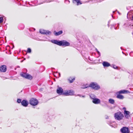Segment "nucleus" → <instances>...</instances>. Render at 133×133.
I'll list each match as a JSON object with an SVG mask.
<instances>
[{
  "instance_id": "3",
  "label": "nucleus",
  "mask_w": 133,
  "mask_h": 133,
  "mask_svg": "<svg viewBox=\"0 0 133 133\" xmlns=\"http://www.w3.org/2000/svg\"><path fill=\"white\" fill-rule=\"evenodd\" d=\"M74 94V91L71 90H68L64 91L63 95L66 96H68L73 95Z\"/></svg>"
},
{
  "instance_id": "11",
  "label": "nucleus",
  "mask_w": 133,
  "mask_h": 133,
  "mask_svg": "<svg viewBox=\"0 0 133 133\" xmlns=\"http://www.w3.org/2000/svg\"><path fill=\"white\" fill-rule=\"evenodd\" d=\"M92 102L96 104H98L100 103L101 101L100 100L97 98H95L94 99L92 100Z\"/></svg>"
},
{
  "instance_id": "18",
  "label": "nucleus",
  "mask_w": 133,
  "mask_h": 133,
  "mask_svg": "<svg viewBox=\"0 0 133 133\" xmlns=\"http://www.w3.org/2000/svg\"><path fill=\"white\" fill-rule=\"evenodd\" d=\"M62 31H60L58 32H57L56 31H54V35L56 36L59 35L62 33Z\"/></svg>"
},
{
  "instance_id": "28",
  "label": "nucleus",
  "mask_w": 133,
  "mask_h": 133,
  "mask_svg": "<svg viewBox=\"0 0 133 133\" xmlns=\"http://www.w3.org/2000/svg\"><path fill=\"white\" fill-rule=\"evenodd\" d=\"M59 75V77H60V73H58Z\"/></svg>"
},
{
  "instance_id": "29",
  "label": "nucleus",
  "mask_w": 133,
  "mask_h": 133,
  "mask_svg": "<svg viewBox=\"0 0 133 133\" xmlns=\"http://www.w3.org/2000/svg\"><path fill=\"white\" fill-rule=\"evenodd\" d=\"M106 119H108V116H107V117H106Z\"/></svg>"
},
{
  "instance_id": "34",
  "label": "nucleus",
  "mask_w": 133,
  "mask_h": 133,
  "mask_svg": "<svg viewBox=\"0 0 133 133\" xmlns=\"http://www.w3.org/2000/svg\"><path fill=\"white\" fill-rule=\"evenodd\" d=\"M132 34H133V32H132Z\"/></svg>"
},
{
  "instance_id": "31",
  "label": "nucleus",
  "mask_w": 133,
  "mask_h": 133,
  "mask_svg": "<svg viewBox=\"0 0 133 133\" xmlns=\"http://www.w3.org/2000/svg\"><path fill=\"white\" fill-rule=\"evenodd\" d=\"M132 19L133 20V16H132Z\"/></svg>"
},
{
  "instance_id": "10",
  "label": "nucleus",
  "mask_w": 133,
  "mask_h": 133,
  "mask_svg": "<svg viewBox=\"0 0 133 133\" xmlns=\"http://www.w3.org/2000/svg\"><path fill=\"white\" fill-rule=\"evenodd\" d=\"M63 92L62 89L61 88L59 87L58 86V88L57 90V93L59 95H63Z\"/></svg>"
},
{
  "instance_id": "20",
  "label": "nucleus",
  "mask_w": 133,
  "mask_h": 133,
  "mask_svg": "<svg viewBox=\"0 0 133 133\" xmlns=\"http://www.w3.org/2000/svg\"><path fill=\"white\" fill-rule=\"evenodd\" d=\"M117 95V97L118 98L121 99H122L124 98V97L123 96L121 95H120V94H118Z\"/></svg>"
},
{
  "instance_id": "9",
  "label": "nucleus",
  "mask_w": 133,
  "mask_h": 133,
  "mask_svg": "<svg viewBox=\"0 0 133 133\" xmlns=\"http://www.w3.org/2000/svg\"><path fill=\"white\" fill-rule=\"evenodd\" d=\"M130 92L126 90H121L117 92L116 94H127V93H129Z\"/></svg>"
},
{
  "instance_id": "13",
  "label": "nucleus",
  "mask_w": 133,
  "mask_h": 133,
  "mask_svg": "<svg viewBox=\"0 0 133 133\" xmlns=\"http://www.w3.org/2000/svg\"><path fill=\"white\" fill-rule=\"evenodd\" d=\"M51 41L52 43L57 44L60 46L61 41L53 39L51 40Z\"/></svg>"
},
{
  "instance_id": "2",
  "label": "nucleus",
  "mask_w": 133,
  "mask_h": 133,
  "mask_svg": "<svg viewBox=\"0 0 133 133\" xmlns=\"http://www.w3.org/2000/svg\"><path fill=\"white\" fill-rule=\"evenodd\" d=\"M123 117V115L120 112L115 113L114 114V117L116 119L120 121L122 119Z\"/></svg>"
},
{
  "instance_id": "15",
  "label": "nucleus",
  "mask_w": 133,
  "mask_h": 133,
  "mask_svg": "<svg viewBox=\"0 0 133 133\" xmlns=\"http://www.w3.org/2000/svg\"><path fill=\"white\" fill-rule=\"evenodd\" d=\"M130 112L126 110L124 111V115L125 117L127 118H128L130 116Z\"/></svg>"
},
{
  "instance_id": "7",
  "label": "nucleus",
  "mask_w": 133,
  "mask_h": 133,
  "mask_svg": "<svg viewBox=\"0 0 133 133\" xmlns=\"http://www.w3.org/2000/svg\"><path fill=\"white\" fill-rule=\"evenodd\" d=\"M122 133H129L130 130L129 128L126 127H123L120 130Z\"/></svg>"
},
{
  "instance_id": "16",
  "label": "nucleus",
  "mask_w": 133,
  "mask_h": 133,
  "mask_svg": "<svg viewBox=\"0 0 133 133\" xmlns=\"http://www.w3.org/2000/svg\"><path fill=\"white\" fill-rule=\"evenodd\" d=\"M73 2L75 4H76L77 5L82 4L80 0H73Z\"/></svg>"
},
{
  "instance_id": "23",
  "label": "nucleus",
  "mask_w": 133,
  "mask_h": 133,
  "mask_svg": "<svg viewBox=\"0 0 133 133\" xmlns=\"http://www.w3.org/2000/svg\"><path fill=\"white\" fill-rule=\"evenodd\" d=\"M115 102L114 100L112 99H109V102L112 104H114Z\"/></svg>"
},
{
  "instance_id": "26",
  "label": "nucleus",
  "mask_w": 133,
  "mask_h": 133,
  "mask_svg": "<svg viewBox=\"0 0 133 133\" xmlns=\"http://www.w3.org/2000/svg\"><path fill=\"white\" fill-rule=\"evenodd\" d=\"M113 67L115 69H117V67L115 65H114Z\"/></svg>"
},
{
  "instance_id": "1",
  "label": "nucleus",
  "mask_w": 133,
  "mask_h": 133,
  "mask_svg": "<svg viewBox=\"0 0 133 133\" xmlns=\"http://www.w3.org/2000/svg\"><path fill=\"white\" fill-rule=\"evenodd\" d=\"M89 87L95 90H97L100 89V86L96 82H92L90 83Z\"/></svg>"
},
{
  "instance_id": "17",
  "label": "nucleus",
  "mask_w": 133,
  "mask_h": 133,
  "mask_svg": "<svg viewBox=\"0 0 133 133\" xmlns=\"http://www.w3.org/2000/svg\"><path fill=\"white\" fill-rule=\"evenodd\" d=\"M102 64L104 67H108L110 66V64L107 62H104L102 63Z\"/></svg>"
},
{
  "instance_id": "12",
  "label": "nucleus",
  "mask_w": 133,
  "mask_h": 133,
  "mask_svg": "<svg viewBox=\"0 0 133 133\" xmlns=\"http://www.w3.org/2000/svg\"><path fill=\"white\" fill-rule=\"evenodd\" d=\"M21 103L22 105L25 107H27L29 104L28 102L25 100H23Z\"/></svg>"
},
{
  "instance_id": "30",
  "label": "nucleus",
  "mask_w": 133,
  "mask_h": 133,
  "mask_svg": "<svg viewBox=\"0 0 133 133\" xmlns=\"http://www.w3.org/2000/svg\"><path fill=\"white\" fill-rule=\"evenodd\" d=\"M123 109H126V108H123Z\"/></svg>"
},
{
  "instance_id": "14",
  "label": "nucleus",
  "mask_w": 133,
  "mask_h": 133,
  "mask_svg": "<svg viewBox=\"0 0 133 133\" xmlns=\"http://www.w3.org/2000/svg\"><path fill=\"white\" fill-rule=\"evenodd\" d=\"M0 71L3 72H5L6 70V67L5 65L1 66L0 68Z\"/></svg>"
},
{
  "instance_id": "33",
  "label": "nucleus",
  "mask_w": 133,
  "mask_h": 133,
  "mask_svg": "<svg viewBox=\"0 0 133 133\" xmlns=\"http://www.w3.org/2000/svg\"><path fill=\"white\" fill-rule=\"evenodd\" d=\"M115 12V11H113V12L114 13Z\"/></svg>"
},
{
  "instance_id": "8",
  "label": "nucleus",
  "mask_w": 133,
  "mask_h": 133,
  "mask_svg": "<svg viewBox=\"0 0 133 133\" xmlns=\"http://www.w3.org/2000/svg\"><path fill=\"white\" fill-rule=\"evenodd\" d=\"M69 43L63 40L61 41L60 46H69Z\"/></svg>"
},
{
  "instance_id": "32",
  "label": "nucleus",
  "mask_w": 133,
  "mask_h": 133,
  "mask_svg": "<svg viewBox=\"0 0 133 133\" xmlns=\"http://www.w3.org/2000/svg\"><path fill=\"white\" fill-rule=\"evenodd\" d=\"M82 97H84V96H82Z\"/></svg>"
},
{
  "instance_id": "21",
  "label": "nucleus",
  "mask_w": 133,
  "mask_h": 133,
  "mask_svg": "<svg viewBox=\"0 0 133 133\" xmlns=\"http://www.w3.org/2000/svg\"><path fill=\"white\" fill-rule=\"evenodd\" d=\"M90 97L91 98V99H92V100L94 99L95 98H96V97L95 95L94 94H91L90 95Z\"/></svg>"
},
{
  "instance_id": "27",
  "label": "nucleus",
  "mask_w": 133,
  "mask_h": 133,
  "mask_svg": "<svg viewBox=\"0 0 133 133\" xmlns=\"http://www.w3.org/2000/svg\"><path fill=\"white\" fill-rule=\"evenodd\" d=\"M96 51H97V52H98V54L99 55L100 54V52H99L97 51V49H96Z\"/></svg>"
},
{
  "instance_id": "19",
  "label": "nucleus",
  "mask_w": 133,
  "mask_h": 133,
  "mask_svg": "<svg viewBox=\"0 0 133 133\" xmlns=\"http://www.w3.org/2000/svg\"><path fill=\"white\" fill-rule=\"evenodd\" d=\"M89 87V85L88 84H82L81 85V88H82L84 89Z\"/></svg>"
},
{
  "instance_id": "24",
  "label": "nucleus",
  "mask_w": 133,
  "mask_h": 133,
  "mask_svg": "<svg viewBox=\"0 0 133 133\" xmlns=\"http://www.w3.org/2000/svg\"><path fill=\"white\" fill-rule=\"evenodd\" d=\"M31 51V49L30 48H28L27 50V52L29 53H30Z\"/></svg>"
},
{
  "instance_id": "5",
  "label": "nucleus",
  "mask_w": 133,
  "mask_h": 133,
  "mask_svg": "<svg viewBox=\"0 0 133 133\" xmlns=\"http://www.w3.org/2000/svg\"><path fill=\"white\" fill-rule=\"evenodd\" d=\"M21 76L25 78L31 79L32 78V76L30 75L25 73H22L21 74Z\"/></svg>"
},
{
  "instance_id": "25",
  "label": "nucleus",
  "mask_w": 133,
  "mask_h": 133,
  "mask_svg": "<svg viewBox=\"0 0 133 133\" xmlns=\"http://www.w3.org/2000/svg\"><path fill=\"white\" fill-rule=\"evenodd\" d=\"M21 100L20 99H18L17 100V102L18 103H20L21 102Z\"/></svg>"
},
{
  "instance_id": "4",
  "label": "nucleus",
  "mask_w": 133,
  "mask_h": 133,
  "mask_svg": "<svg viewBox=\"0 0 133 133\" xmlns=\"http://www.w3.org/2000/svg\"><path fill=\"white\" fill-rule=\"evenodd\" d=\"M38 103L37 100L36 99L34 98H31L29 101L30 104L32 105H36Z\"/></svg>"
},
{
  "instance_id": "6",
  "label": "nucleus",
  "mask_w": 133,
  "mask_h": 133,
  "mask_svg": "<svg viewBox=\"0 0 133 133\" xmlns=\"http://www.w3.org/2000/svg\"><path fill=\"white\" fill-rule=\"evenodd\" d=\"M40 33L43 34L49 35L51 34V32L48 30H46L43 29H41L39 31Z\"/></svg>"
},
{
  "instance_id": "22",
  "label": "nucleus",
  "mask_w": 133,
  "mask_h": 133,
  "mask_svg": "<svg viewBox=\"0 0 133 133\" xmlns=\"http://www.w3.org/2000/svg\"><path fill=\"white\" fill-rule=\"evenodd\" d=\"M75 80V78H70L68 79V80L69 81L70 83H72Z\"/></svg>"
}]
</instances>
